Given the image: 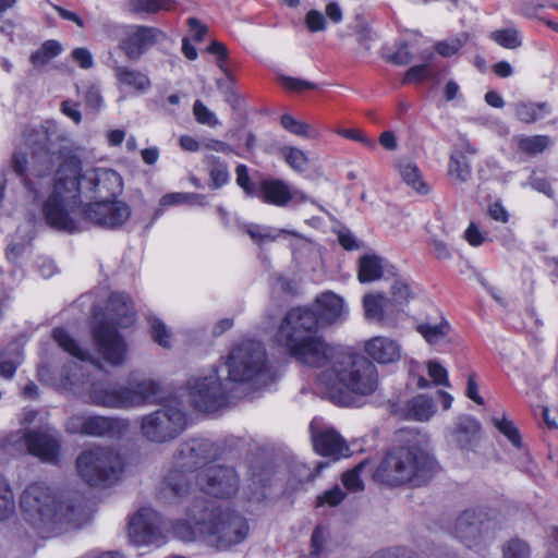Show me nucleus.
<instances>
[{"label": "nucleus", "mask_w": 558, "mask_h": 558, "mask_svg": "<svg viewBox=\"0 0 558 558\" xmlns=\"http://www.w3.org/2000/svg\"><path fill=\"white\" fill-rule=\"evenodd\" d=\"M363 306L367 320L381 323L389 315L395 313L389 298L383 293H369L363 298Z\"/></svg>", "instance_id": "cd10ccee"}, {"label": "nucleus", "mask_w": 558, "mask_h": 558, "mask_svg": "<svg viewBox=\"0 0 558 558\" xmlns=\"http://www.w3.org/2000/svg\"><path fill=\"white\" fill-rule=\"evenodd\" d=\"M163 38L165 34L156 27L129 25L123 27L119 48L129 60L136 61Z\"/></svg>", "instance_id": "a211bd4d"}, {"label": "nucleus", "mask_w": 558, "mask_h": 558, "mask_svg": "<svg viewBox=\"0 0 558 558\" xmlns=\"http://www.w3.org/2000/svg\"><path fill=\"white\" fill-rule=\"evenodd\" d=\"M128 427V420L101 415H73L65 425L69 433L93 437H120Z\"/></svg>", "instance_id": "f3484780"}, {"label": "nucleus", "mask_w": 558, "mask_h": 558, "mask_svg": "<svg viewBox=\"0 0 558 558\" xmlns=\"http://www.w3.org/2000/svg\"><path fill=\"white\" fill-rule=\"evenodd\" d=\"M246 232L251 239L258 244L266 241H274L276 239V235L272 234L271 229L266 226L250 225L246 227Z\"/></svg>", "instance_id": "bf43d9fd"}, {"label": "nucleus", "mask_w": 558, "mask_h": 558, "mask_svg": "<svg viewBox=\"0 0 558 558\" xmlns=\"http://www.w3.org/2000/svg\"><path fill=\"white\" fill-rule=\"evenodd\" d=\"M129 539L136 546H160L165 543L162 520L150 508H141L129 522Z\"/></svg>", "instance_id": "2eb2a0df"}, {"label": "nucleus", "mask_w": 558, "mask_h": 558, "mask_svg": "<svg viewBox=\"0 0 558 558\" xmlns=\"http://www.w3.org/2000/svg\"><path fill=\"white\" fill-rule=\"evenodd\" d=\"M207 51L209 53H213L216 56L217 59V65L219 69L225 73L227 77H231V73L227 66V59H228V49L227 47L219 43V41H213L208 48Z\"/></svg>", "instance_id": "6e6d98bb"}, {"label": "nucleus", "mask_w": 558, "mask_h": 558, "mask_svg": "<svg viewBox=\"0 0 558 558\" xmlns=\"http://www.w3.org/2000/svg\"><path fill=\"white\" fill-rule=\"evenodd\" d=\"M468 154H475V149L470 146L465 149H456L449 157L447 174L457 183H465L471 179L472 167Z\"/></svg>", "instance_id": "a878e982"}, {"label": "nucleus", "mask_w": 558, "mask_h": 558, "mask_svg": "<svg viewBox=\"0 0 558 558\" xmlns=\"http://www.w3.org/2000/svg\"><path fill=\"white\" fill-rule=\"evenodd\" d=\"M489 38L507 49H515L522 45L520 33L512 27L494 31L489 34Z\"/></svg>", "instance_id": "79ce46f5"}, {"label": "nucleus", "mask_w": 558, "mask_h": 558, "mask_svg": "<svg viewBox=\"0 0 558 558\" xmlns=\"http://www.w3.org/2000/svg\"><path fill=\"white\" fill-rule=\"evenodd\" d=\"M279 81L284 88L292 92H301L304 89H313L316 87V85L313 83L290 76H280Z\"/></svg>", "instance_id": "680f3d73"}, {"label": "nucleus", "mask_w": 558, "mask_h": 558, "mask_svg": "<svg viewBox=\"0 0 558 558\" xmlns=\"http://www.w3.org/2000/svg\"><path fill=\"white\" fill-rule=\"evenodd\" d=\"M216 451L215 445L208 439L198 438L182 442L174 454V469L163 478L162 489L178 497L184 496L191 488L187 473L206 463Z\"/></svg>", "instance_id": "6e6552de"}, {"label": "nucleus", "mask_w": 558, "mask_h": 558, "mask_svg": "<svg viewBox=\"0 0 558 558\" xmlns=\"http://www.w3.org/2000/svg\"><path fill=\"white\" fill-rule=\"evenodd\" d=\"M185 203L204 205L205 196L196 193H169L163 195L159 202L160 206L162 207L180 205Z\"/></svg>", "instance_id": "49530a36"}, {"label": "nucleus", "mask_w": 558, "mask_h": 558, "mask_svg": "<svg viewBox=\"0 0 558 558\" xmlns=\"http://www.w3.org/2000/svg\"><path fill=\"white\" fill-rule=\"evenodd\" d=\"M435 412L436 407L434 401L424 395L414 397L405 407L407 418L414 421H427L435 414Z\"/></svg>", "instance_id": "473e14b6"}, {"label": "nucleus", "mask_w": 558, "mask_h": 558, "mask_svg": "<svg viewBox=\"0 0 558 558\" xmlns=\"http://www.w3.org/2000/svg\"><path fill=\"white\" fill-rule=\"evenodd\" d=\"M369 558H416L415 555L403 547L388 548L373 554Z\"/></svg>", "instance_id": "e2e57ef3"}, {"label": "nucleus", "mask_w": 558, "mask_h": 558, "mask_svg": "<svg viewBox=\"0 0 558 558\" xmlns=\"http://www.w3.org/2000/svg\"><path fill=\"white\" fill-rule=\"evenodd\" d=\"M494 425L498 428V430L504 434L509 441L517 448L521 447V437L519 435L518 429L514 427L511 421H508L505 416L502 417H493Z\"/></svg>", "instance_id": "8fccbe9b"}, {"label": "nucleus", "mask_w": 558, "mask_h": 558, "mask_svg": "<svg viewBox=\"0 0 558 558\" xmlns=\"http://www.w3.org/2000/svg\"><path fill=\"white\" fill-rule=\"evenodd\" d=\"M547 102H519L515 106L517 118L524 123L531 124L549 114Z\"/></svg>", "instance_id": "c9c22d12"}, {"label": "nucleus", "mask_w": 558, "mask_h": 558, "mask_svg": "<svg viewBox=\"0 0 558 558\" xmlns=\"http://www.w3.org/2000/svg\"><path fill=\"white\" fill-rule=\"evenodd\" d=\"M320 421L314 418L310 424L315 451L336 460L347 457L349 448L345 440L331 427H320Z\"/></svg>", "instance_id": "412c9836"}, {"label": "nucleus", "mask_w": 558, "mask_h": 558, "mask_svg": "<svg viewBox=\"0 0 558 558\" xmlns=\"http://www.w3.org/2000/svg\"><path fill=\"white\" fill-rule=\"evenodd\" d=\"M130 216L129 205L117 198L99 199L85 205L81 210L82 220L106 229L121 227Z\"/></svg>", "instance_id": "ddd939ff"}, {"label": "nucleus", "mask_w": 558, "mask_h": 558, "mask_svg": "<svg viewBox=\"0 0 558 558\" xmlns=\"http://www.w3.org/2000/svg\"><path fill=\"white\" fill-rule=\"evenodd\" d=\"M72 58L82 69L87 70L94 65L93 56L86 48H75L72 51Z\"/></svg>", "instance_id": "338daca9"}, {"label": "nucleus", "mask_w": 558, "mask_h": 558, "mask_svg": "<svg viewBox=\"0 0 558 558\" xmlns=\"http://www.w3.org/2000/svg\"><path fill=\"white\" fill-rule=\"evenodd\" d=\"M227 380L247 384L254 388L267 386L274 379L265 347L254 340H244L231 348L225 357Z\"/></svg>", "instance_id": "423d86ee"}, {"label": "nucleus", "mask_w": 558, "mask_h": 558, "mask_svg": "<svg viewBox=\"0 0 558 558\" xmlns=\"http://www.w3.org/2000/svg\"><path fill=\"white\" fill-rule=\"evenodd\" d=\"M207 51L209 53H213L216 56L217 59V65L219 69L225 73L227 77H231V73L227 66V59H228V49L227 47L219 43V41H213L208 48Z\"/></svg>", "instance_id": "4d7b16f0"}, {"label": "nucleus", "mask_w": 558, "mask_h": 558, "mask_svg": "<svg viewBox=\"0 0 558 558\" xmlns=\"http://www.w3.org/2000/svg\"><path fill=\"white\" fill-rule=\"evenodd\" d=\"M193 114L195 120L203 125H207L209 128H216L220 125V122L217 116L209 110L201 100H195L193 105Z\"/></svg>", "instance_id": "09e8293b"}, {"label": "nucleus", "mask_w": 558, "mask_h": 558, "mask_svg": "<svg viewBox=\"0 0 558 558\" xmlns=\"http://www.w3.org/2000/svg\"><path fill=\"white\" fill-rule=\"evenodd\" d=\"M365 353L379 364H391L400 360L401 345L384 336L373 337L364 344Z\"/></svg>", "instance_id": "4be33fe9"}, {"label": "nucleus", "mask_w": 558, "mask_h": 558, "mask_svg": "<svg viewBox=\"0 0 558 558\" xmlns=\"http://www.w3.org/2000/svg\"><path fill=\"white\" fill-rule=\"evenodd\" d=\"M480 433V424L476 420L465 416L460 418L457 424L456 430L452 434V441L463 450L471 449Z\"/></svg>", "instance_id": "c756f323"}, {"label": "nucleus", "mask_w": 558, "mask_h": 558, "mask_svg": "<svg viewBox=\"0 0 558 558\" xmlns=\"http://www.w3.org/2000/svg\"><path fill=\"white\" fill-rule=\"evenodd\" d=\"M294 311L308 312L312 315H314V317L316 319V325H315V328L313 329V332H311L314 337H318L316 335V331H317V327L319 324L320 325L333 324L338 320L343 319L348 314V308L344 304L343 299L341 296H339L338 294H335L333 292H330V291L322 293L316 299V313L307 307H295V308L290 310L287 313L283 320L281 322V324L278 328V331L275 336L276 342L279 345L283 347L286 350H287V345L282 341H280L279 335H280L282 327L286 325L288 317Z\"/></svg>", "instance_id": "dca6fc26"}, {"label": "nucleus", "mask_w": 558, "mask_h": 558, "mask_svg": "<svg viewBox=\"0 0 558 558\" xmlns=\"http://www.w3.org/2000/svg\"><path fill=\"white\" fill-rule=\"evenodd\" d=\"M258 196L263 202L278 207L286 206L295 198L305 199L301 192H291L288 184L281 180H265L260 183Z\"/></svg>", "instance_id": "5701e85b"}, {"label": "nucleus", "mask_w": 558, "mask_h": 558, "mask_svg": "<svg viewBox=\"0 0 558 558\" xmlns=\"http://www.w3.org/2000/svg\"><path fill=\"white\" fill-rule=\"evenodd\" d=\"M149 326L154 341L163 348H169L171 344V333L166 325L160 319L153 317L149 319Z\"/></svg>", "instance_id": "de8ad7c7"}, {"label": "nucleus", "mask_w": 558, "mask_h": 558, "mask_svg": "<svg viewBox=\"0 0 558 558\" xmlns=\"http://www.w3.org/2000/svg\"><path fill=\"white\" fill-rule=\"evenodd\" d=\"M551 145L553 140L548 135H523L518 138L519 150L529 156L542 154Z\"/></svg>", "instance_id": "e433bc0d"}, {"label": "nucleus", "mask_w": 558, "mask_h": 558, "mask_svg": "<svg viewBox=\"0 0 558 558\" xmlns=\"http://www.w3.org/2000/svg\"><path fill=\"white\" fill-rule=\"evenodd\" d=\"M397 441L399 444L386 453L375 470V480L389 486H421L426 483L437 469L428 437L402 429L397 434Z\"/></svg>", "instance_id": "7ed1b4c3"}, {"label": "nucleus", "mask_w": 558, "mask_h": 558, "mask_svg": "<svg viewBox=\"0 0 558 558\" xmlns=\"http://www.w3.org/2000/svg\"><path fill=\"white\" fill-rule=\"evenodd\" d=\"M316 319L308 312L294 311L282 327L279 339L288 353L300 363L322 368L319 385L332 402L342 407H361L362 398L378 388L376 366L365 356L349 354L327 344L311 332Z\"/></svg>", "instance_id": "f03ea898"}, {"label": "nucleus", "mask_w": 558, "mask_h": 558, "mask_svg": "<svg viewBox=\"0 0 558 558\" xmlns=\"http://www.w3.org/2000/svg\"><path fill=\"white\" fill-rule=\"evenodd\" d=\"M427 373L435 385H437V386L442 385L446 387H450V383L448 379V372L437 361H429L427 363Z\"/></svg>", "instance_id": "13d9d810"}, {"label": "nucleus", "mask_w": 558, "mask_h": 558, "mask_svg": "<svg viewBox=\"0 0 558 558\" xmlns=\"http://www.w3.org/2000/svg\"><path fill=\"white\" fill-rule=\"evenodd\" d=\"M326 535L323 526L315 527L311 538L312 555L319 556L323 553Z\"/></svg>", "instance_id": "69168bd1"}, {"label": "nucleus", "mask_w": 558, "mask_h": 558, "mask_svg": "<svg viewBox=\"0 0 558 558\" xmlns=\"http://www.w3.org/2000/svg\"><path fill=\"white\" fill-rule=\"evenodd\" d=\"M501 551L502 558H530L532 554L530 545L518 537L507 541Z\"/></svg>", "instance_id": "a18cd8bd"}, {"label": "nucleus", "mask_w": 558, "mask_h": 558, "mask_svg": "<svg viewBox=\"0 0 558 558\" xmlns=\"http://www.w3.org/2000/svg\"><path fill=\"white\" fill-rule=\"evenodd\" d=\"M196 526L203 539L218 549L243 542L248 534L246 520L238 513L222 510L215 501H206L202 520Z\"/></svg>", "instance_id": "0eeeda50"}, {"label": "nucleus", "mask_w": 558, "mask_h": 558, "mask_svg": "<svg viewBox=\"0 0 558 558\" xmlns=\"http://www.w3.org/2000/svg\"><path fill=\"white\" fill-rule=\"evenodd\" d=\"M206 501L196 502L189 510V520L187 521H178L173 525V534L175 537L183 542H192L197 537L203 538L201 533L197 530L196 521L202 520L203 509Z\"/></svg>", "instance_id": "c85d7f7f"}, {"label": "nucleus", "mask_w": 558, "mask_h": 558, "mask_svg": "<svg viewBox=\"0 0 558 558\" xmlns=\"http://www.w3.org/2000/svg\"><path fill=\"white\" fill-rule=\"evenodd\" d=\"M437 71L432 63L427 61L424 64L411 66L403 77V84L409 83H421L427 78H432L436 75Z\"/></svg>", "instance_id": "c03bdc74"}, {"label": "nucleus", "mask_w": 558, "mask_h": 558, "mask_svg": "<svg viewBox=\"0 0 558 558\" xmlns=\"http://www.w3.org/2000/svg\"><path fill=\"white\" fill-rule=\"evenodd\" d=\"M395 168L402 181L418 194L426 195L429 186L425 182L423 174L417 165L410 158H399L395 161Z\"/></svg>", "instance_id": "393cba45"}, {"label": "nucleus", "mask_w": 558, "mask_h": 558, "mask_svg": "<svg viewBox=\"0 0 558 558\" xmlns=\"http://www.w3.org/2000/svg\"><path fill=\"white\" fill-rule=\"evenodd\" d=\"M129 7L136 13L154 14L160 10H173L174 2L172 0H129Z\"/></svg>", "instance_id": "a19ab883"}, {"label": "nucleus", "mask_w": 558, "mask_h": 558, "mask_svg": "<svg viewBox=\"0 0 558 558\" xmlns=\"http://www.w3.org/2000/svg\"><path fill=\"white\" fill-rule=\"evenodd\" d=\"M85 102L94 111H98L104 107V98L98 87L92 86L88 88L85 94Z\"/></svg>", "instance_id": "0e129e2a"}, {"label": "nucleus", "mask_w": 558, "mask_h": 558, "mask_svg": "<svg viewBox=\"0 0 558 558\" xmlns=\"http://www.w3.org/2000/svg\"><path fill=\"white\" fill-rule=\"evenodd\" d=\"M192 405L199 412L214 413L228 402L227 385L220 379L218 369L201 371L187 381Z\"/></svg>", "instance_id": "f8f14e48"}, {"label": "nucleus", "mask_w": 558, "mask_h": 558, "mask_svg": "<svg viewBox=\"0 0 558 558\" xmlns=\"http://www.w3.org/2000/svg\"><path fill=\"white\" fill-rule=\"evenodd\" d=\"M62 52V46L57 40H46L40 48L31 56L34 66H41L48 63Z\"/></svg>", "instance_id": "ea45409f"}, {"label": "nucleus", "mask_w": 558, "mask_h": 558, "mask_svg": "<svg viewBox=\"0 0 558 558\" xmlns=\"http://www.w3.org/2000/svg\"><path fill=\"white\" fill-rule=\"evenodd\" d=\"M365 463L357 464L354 469L345 472L342 475V483L345 488L350 492H357L363 488V482L360 476V472L364 468Z\"/></svg>", "instance_id": "5fc2aeb1"}, {"label": "nucleus", "mask_w": 558, "mask_h": 558, "mask_svg": "<svg viewBox=\"0 0 558 558\" xmlns=\"http://www.w3.org/2000/svg\"><path fill=\"white\" fill-rule=\"evenodd\" d=\"M390 293L391 298L389 300L395 312H399L401 307L407 305L416 295L413 283L403 277H399L393 280Z\"/></svg>", "instance_id": "2f4dec72"}, {"label": "nucleus", "mask_w": 558, "mask_h": 558, "mask_svg": "<svg viewBox=\"0 0 558 558\" xmlns=\"http://www.w3.org/2000/svg\"><path fill=\"white\" fill-rule=\"evenodd\" d=\"M204 162L208 166L209 177L215 189H219L229 182L228 166L220 158L208 155Z\"/></svg>", "instance_id": "4c0bfd02"}, {"label": "nucleus", "mask_w": 558, "mask_h": 558, "mask_svg": "<svg viewBox=\"0 0 558 558\" xmlns=\"http://www.w3.org/2000/svg\"><path fill=\"white\" fill-rule=\"evenodd\" d=\"M113 71L118 83L130 90L145 94L151 86L149 77L140 70L125 65H114Z\"/></svg>", "instance_id": "bb28decb"}, {"label": "nucleus", "mask_w": 558, "mask_h": 558, "mask_svg": "<svg viewBox=\"0 0 558 558\" xmlns=\"http://www.w3.org/2000/svg\"><path fill=\"white\" fill-rule=\"evenodd\" d=\"M498 529V522L488 511L472 508L457 517L448 533L468 549L480 554L495 541Z\"/></svg>", "instance_id": "1a4fd4ad"}, {"label": "nucleus", "mask_w": 558, "mask_h": 558, "mask_svg": "<svg viewBox=\"0 0 558 558\" xmlns=\"http://www.w3.org/2000/svg\"><path fill=\"white\" fill-rule=\"evenodd\" d=\"M24 519L49 537L69 527H77L83 518L81 506L60 502L52 489L43 483L29 485L20 500Z\"/></svg>", "instance_id": "20e7f679"}, {"label": "nucleus", "mask_w": 558, "mask_h": 558, "mask_svg": "<svg viewBox=\"0 0 558 558\" xmlns=\"http://www.w3.org/2000/svg\"><path fill=\"white\" fill-rule=\"evenodd\" d=\"M110 319L120 327H128L134 322V310L130 298L124 293H111L107 304Z\"/></svg>", "instance_id": "b1692460"}, {"label": "nucleus", "mask_w": 558, "mask_h": 558, "mask_svg": "<svg viewBox=\"0 0 558 558\" xmlns=\"http://www.w3.org/2000/svg\"><path fill=\"white\" fill-rule=\"evenodd\" d=\"M385 268V262L383 258L367 254L360 258L359 264V280L361 282H371L379 279Z\"/></svg>", "instance_id": "f704fd0d"}, {"label": "nucleus", "mask_w": 558, "mask_h": 558, "mask_svg": "<svg viewBox=\"0 0 558 558\" xmlns=\"http://www.w3.org/2000/svg\"><path fill=\"white\" fill-rule=\"evenodd\" d=\"M14 509L13 493L0 474V520L5 519Z\"/></svg>", "instance_id": "3c124183"}, {"label": "nucleus", "mask_w": 558, "mask_h": 558, "mask_svg": "<svg viewBox=\"0 0 558 558\" xmlns=\"http://www.w3.org/2000/svg\"><path fill=\"white\" fill-rule=\"evenodd\" d=\"M196 484L207 495L230 498L236 493L239 481L232 468L210 463L197 473Z\"/></svg>", "instance_id": "4468645a"}, {"label": "nucleus", "mask_w": 558, "mask_h": 558, "mask_svg": "<svg viewBox=\"0 0 558 558\" xmlns=\"http://www.w3.org/2000/svg\"><path fill=\"white\" fill-rule=\"evenodd\" d=\"M417 332L425 339L429 344L441 343L449 335L450 326L445 318H440L439 322H424L417 325Z\"/></svg>", "instance_id": "72a5a7b5"}, {"label": "nucleus", "mask_w": 558, "mask_h": 558, "mask_svg": "<svg viewBox=\"0 0 558 558\" xmlns=\"http://www.w3.org/2000/svg\"><path fill=\"white\" fill-rule=\"evenodd\" d=\"M280 154L291 169L296 172H304L310 167V158L307 154L294 146H283Z\"/></svg>", "instance_id": "58836bf2"}, {"label": "nucleus", "mask_w": 558, "mask_h": 558, "mask_svg": "<svg viewBox=\"0 0 558 558\" xmlns=\"http://www.w3.org/2000/svg\"><path fill=\"white\" fill-rule=\"evenodd\" d=\"M76 469L78 475L89 486H107L120 478L124 470V461L117 451L96 447L77 457Z\"/></svg>", "instance_id": "9d476101"}, {"label": "nucleus", "mask_w": 558, "mask_h": 558, "mask_svg": "<svg viewBox=\"0 0 558 558\" xmlns=\"http://www.w3.org/2000/svg\"><path fill=\"white\" fill-rule=\"evenodd\" d=\"M280 123L283 129L292 134L304 137L311 136L310 126L306 123L294 119L291 114H283L280 119Z\"/></svg>", "instance_id": "603ef678"}, {"label": "nucleus", "mask_w": 558, "mask_h": 558, "mask_svg": "<svg viewBox=\"0 0 558 558\" xmlns=\"http://www.w3.org/2000/svg\"><path fill=\"white\" fill-rule=\"evenodd\" d=\"M53 122L27 128L23 132L22 146L12 157L14 172L34 199L46 195L43 214L53 229L68 233L80 232L84 228L75 217L81 193L99 199L117 198L123 191L121 175L108 168H93L82 172V161L71 155L63 159L56 171L51 185L53 155L50 144L56 136Z\"/></svg>", "instance_id": "f257e3e1"}, {"label": "nucleus", "mask_w": 558, "mask_h": 558, "mask_svg": "<svg viewBox=\"0 0 558 558\" xmlns=\"http://www.w3.org/2000/svg\"><path fill=\"white\" fill-rule=\"evenodd\" d=\"M437 533L430 532L428 541L421 544L422 551L429 558H458L446 545L436 544Z\"/></svg>", "instance_id": "37998d69"}, {"label": "nucleus", "mask_w": 558, "mask_h": 558, "mask_svg": "<svg viewBox=\"0 0 558 558\" xmlns=\"http://www.w3.org/2000/svg\"><path fill=\"white\" fill-rule=\"evenodd\" d=\"M23 444L28 453L44 462L57 463L60 452V436L50 425H41L23 435Z\"/></svg>", "instance_id": "6ab92c4d"}, {"label": "nucleus", "mask_w": 558, "mask_h": 558, "mask_svg": "<svg viewBox=\"0 0 558 558\" xmlns=\"http://www.w3.org/2000/svg\"><path fill=\"white\" fill-rule=\"evenodd\" d=\"M186 414L177 402H169L140 418V432L153 444H165L175 439L186 428Z\"/></svg>", "instance_id": "9b49d317"}, {"label": "nucleus", "mask_w": 558, "mask_h": 558, "mask_svg": "<svg viewBox=\"0 0 558 558\" xmlns=\"http://www.w3.org/2000/svg\"><path fill=\"white\" fill-rule=\"evenodd\" d=\"M305 23L310 32H323L326 29V20L322 12L310 10L305 16Z\"/></svg>", "instance_id": "052dcab7"}, {"label": "nucleus", "mask_w": 558, "mask_h": 558, "mask_svg": "<svg viewBox=\"0 0 558 558\" xmlns=\"http://www.w3.org/2000/svg\"><path fill=\"white\" fill-rule=\"evenodd\" d=\"M345 497V493L341 489L340 486L336 485L331 489L326 490L324 494L317 497L316 505L317 507H323L325 505L329 507L338 506Z\"/></svg>", "instance_id": "864d4df0"}, {"label": "nucleus", "mask_w": 558, "mask_h": 558, "mask_svg": "<svg viewBox=\"0 0 558 558\" xmlns=\"http://www.w3.org/2000/svg\"><path fill=\"white\" fill-rule=\"evenodd\" d=\"M94 343L98 354L112 366L121 365L125 360L126 345L114 326L101 323L93 329Z\"/></svg>", "instance_id": "aec40b11"}, {"label": "nucleus", "mask_w": 558, "mask_h": 558, "mask_svg": "<svg viewBox=\"0 0 558 558\" xmlns=\"http://www.w3.org/2000/svg\"><path fill=\"white\" fill-rule=\"evenodd\" d=\"M52 337L58 345L68 352L73 357L80 361H87L95 364L93 356L84 349H82L76 340L63 328L57 327L52 330Z\"/></svg>", "instance_id": "7c9ffc66"}, {"label": "nucleus", "mask_w": 558, "mask_h": 558, "mask_svg": "<svg viewBox=\"0 0 558 558\" xmlns=\"http://www.w3.org/2000/svg\"><path fill=\"white\" fill-rule=\"evenodd\" d=\"M465 239L472 246H480L486 241V236L474 222H471L465 230Z\"/></svg>", "instance_id": "774afa93"}, {"label": "nucleus", "mask_w": 558, "mask_h": 558, "mask_svg": "<svg viewBox=\"0 0 558 558\" xmlns=\"http://www.w3.org/2000/svg\"><path fill=\"white\" fill-rule=\"evenodd\" d=\"M160 391V384L146 377L132 378L126 385L97 381L89 389V399L98 407L130 410L156 403Z\"/></svg>", "instance_id": "39448f33"}]
</instances>
